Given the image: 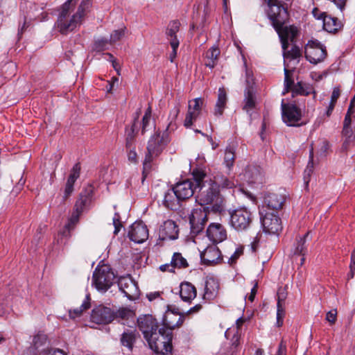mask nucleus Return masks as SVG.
Instances as JSON below:
<instances>
[{"label":"nucleus","instance_id":"obj_1","mask_svg":"<svg viewBox=\"0 0 355 355\" xmlns=\"http://www.w3.org/2000/svg\"><path fill=\"white\" fill-rule=\"evenodd\" d=\"M196 202L201 206L189 216L191 234L196 236L205 228L210 213L221 214L224 211V199L220 191L209 182L208 187L200 190Z\"/></svg>","mask_w":355,"mask_h":355},{"label":"nucleus","instance_id":"obj_2","mask_svg":"<svg viewBox=\"0 0 355 355\" xmlns=\"http://www.w3.org/2000/svg\"><path fill=\"white\" fill-rule=\"evenodd\" d=\"M290 0H268L267 16L271 25L277 32L282 43L284 52L289 46L288 41L293 42L297 37L298 30L295 26H287L289 20L287 1Z\"/></svg>","mask_w":355,"mask_h":355},{"label":"nucleus","instance_id":"obj_3","mask_svg":"<svg viewBox=\"0 0 355 355\" xmlns=\"http://www.w3.org/2000/svg\"><path fill=\"white\" fill-rule=\"evenodd\" d=\"M89 1H83L79 5L76 12L72 15L70 19H68L71 11L74 8L75 3L73 0H67L61 7V10L58 19V28L62 34H67L69 31L74 30L76 26L80 24L85 10L89 8Z\"/></svg>","mask_w":355,"mask_h":355},{"label":"nucleus","instance_id":"obj_4","mask_svg":"<svg viewBox=\"0 0 355 355\" xmlns=\"http://www.w3.org/2000/svg\"><path fill=\"white\" fill-rule=\"evenodd\" d=\"M168 131L165 130L161 135L160 131L156 130L150 137L147 145V153L143 162L142 182L151 170V163L154 157H158L169 143Z\"/></svg>","mask_w":355,"mask_h":355},{"label":"nucleus","instance_id":"obj_5","mask_svg":"<svg viewBox=\"0 0 355 355\" xmlns=\"http://www.w3.org/2000/svg\"><path fill=\"white\" fill-rule=\"evenodd\" d=\"M191 175L192 178L179 182L173 187L181 201H184L192 197L196 189L202 190L206 187L207 181L205 179L207 177V173L204 170L194 168Z\"/></svg>","mask_w":355,"mask_h":355},{"label":"nucleus","instance_id":"obj_6","mask_svg":"<svg viewBox=\"0 0 355 355\" xmlns=\"http://www.w3.org/2000/svg\"><path fill=\"white\" fill-rule=\"evenodd\" d=\"M173 334L169 329L159 328L147 342L150 348L157 354H167L172 351Z\"/></svg>","mask_w":355,"mask_h":355},{"label":"nucleus","instance_id":"obj_7","mask_svg":"<svg viewBox=\"0 0 355 355\" xmlns=\"http://www.w3.org/2000/svg\"><path fill=\"white\" fill-rule=\"evenodd\" d=\"M115 279L116 276L111 268L104 265L98 266L95 269L92 277V284L98 291L105 292L113 284Z\"/></svg>","mask_w":355,"mask_h":355},{"label":"nucleus","instance_id":"obj_8","mask_svg":"<svg viewBox=\"0 0 355 355\" xmlns=\"http://www.w3.org/2000/svg\"><path fill=\"white\" fill-rule=\"evenodd\" d=\"M230 225L237 231L248 230L253 221L252 212L245 207H241L230 212Z\"/></svg>","mask_w":355,"mask_h":355},{"label":"nucleus","instance_id":"obj_9","mask_svg":"<svg viewBox=\"0 0 355 355\" xmlns=\"http://www.w3.org/2000/svg\"><path fill=\"white\" fill-rule=\"evenodd\" d=\"M282 114L283 121L289 126H300L306 123H299L302 119V110L297 106L296 102L284 103L282 102Z\"/></svg>","mask_w":355,"mask_h":355},{"label":"nucleus","instance_id":"obj_10","mask_svg":"<svg viewBox=\"0 0 355 355\" xmlns=\"http://www.w3.org/2000/svg\"><path fill=\"white\" fill-rule=\"evenodd\" d=\"M261 223L265 232L269 234H277L282 230L281 219L276 212L268 211L265 207L259 209Z\"/></svg>","mask_w":355,"mask_h":355},{"label":"nucleus","instance_id":"obj_11","mask_svg":"<svg viewBox=\"0 0 355 355\" xmlns=\"http://www.w3.org/2000/svg\"><path fill=\"white\" fill-rule=\"evenodd\" d=\"M304 53L306 59L314 64L322 62L327 55L326 47L318 40L309 41L305 46Z\"/></svg>","mask_w":355,"mask_h":355},{"label":"nucleus","instance_id":"obj_12","mask_svg":"<svg viewBox=\"0 0 355 355\" xmlns=\"http://www.w3.org/2000/svg\"><path fill=\"white\" fill-rule=\"evenodd\" d=\"M137 322L138 327L147 341L153 336L154 333H157L159 330L158 322L151 315L139 317Z\"/></svg>","mask_w":355,"mask_h":355},{"label":"nucleus","instance_id":"obj_13","mask_svg":"<svg viewBox=\"0 0 355 355\" xmlns=\"http://www.w3.org/2000/svg\"><path fill=\"white\" fill-rule=\"evenodd\" d=\"M119 290L130 300H134L139 296V289L137 283L130 277H120L117 281Z\"/></svg>","mask_w":355,"mask_h":355},{"label":"nucleus","instance_id":"obj_14","mask_svg":"<svg viewBox=\"0 0 355 355\" xmlns=\"http://www.w3.org/2000/svg\"><path fill=\"white\" fill-rule=\"evenodd\" d=\"M114 319V311L103 305L97 306L92 311L91 321L96 324H108Z\"/></svg>","mask_w":355,"mask_h":355},{"label":"nucleus","instance_id":"obj_15","mask_svg":"<svg viewBox=\"0 0 355 355\" xmlns=\"http://www.w3.org/2000/svg\"><path fill=\"white\" fill-rule=\"evenodd\" d=\"M128 236L135 243H141L144 242L148 237L147 226L142 222L134 223L130 227Z\"/></svg>","mask_w":355,"mask_h":355},{"label":"nucleus","instance_id":"obj_16","mask_svg":"<svg viewBox=\"0 0 355 355\" xmlns=\"http://www.w3.org/2000/svg\"><path fill=\"white\" fill-rule=\"evenodd\" d=\"M207 236L213 243H218L227 239V232L220 223H211L207 230Z\"/></svg>","mask_w":355,"mask_h":355},{"label":"nucleus","instance_id":"obj_17","mask_svg":"<svg viewBox=\"0 0 355 355\" xmlns=\"http://www.w3.org/2000/svg\"><path fill=\"white\" fill-rule=\"evenodd\" d=\"M179 229L175 221L167 220L159 227V237L162 240H175L178 236Z\"/></svg>","mask_w":355,"mask_h":355},{"label":"nucleus","instance_id":"obj_18","mask_svg":"<svg viewBox=\"0 0 355 355\" xmlns=\"http://www.w3.org/2000/svg\"><path fill=\"white\" fill-rule=\"evenodd\" d=\"M257 91L244 90L242 109L248 114L250 119L253 111L257 109Z\"/></svg>","mask_w":355,"mask_h":355},{"label":"nucleus","instance_id":"obj_19","mask_svg":"<svg viewBox=\"0 0 355 355\" xmlns=\"http://www.w3.org/2000/svg\"><path fill=\"white\" fill-rule=\"evenodd\" d=\"M285 202V197L277 193H268L264 197L263 206L265 209L271 210V212H276L282 209Z\"/></svg>","mask_w":355,"mask_h":355},{"label":"nucleus","instance_id":"obj_20","mask_svg":"<svg viewBox=\"0 0 355 355\" xmlns=\"http://www.w3.org/2000/svg\"><path fill=\"white\" fill-rule=\"evenodd\" d=\"M200 259L203 263L209 266L217 263L222 259V255L218 248L214 245L208 246L200 253Z\"/></svg>","mask_w":355,"mask_h":355},{"label":"nucleus","instance_id":"obj_21","mask_svg":"<svg viewBox=\"0 0 355 355\" xmlns=\"http://www.w3.org/2000/svg\"><path fill=\"white\" fill-rule=\"evenodd\" d=\"M209 182L219 191L232 189L235 187L234 178L228 177L222 173H217Z\"/></svg>","mask_w":355,"mask_h":355},{"label":"nucleus","instance_id":"obj_22","mask_svg":"<svg viewBox=\"0 0 355 355\" xmlns=\"http://www.w3.org/2000/svg\"><path fill=\"white\" fill-rule=\"evenodd\" d=\"M92 196L93 188L92 186H89L82 191L75 203L74 209L78 212H83L85 209L90 204Z\"/></svg>","mask_w":355,"mask_h":355},{"label":"nucleus","instance_id":"obj_23","mask_svg":"<svg viewBox=\"0 0 355 355\" xmlns=\"http://www.w3.org/2000/svg\"><path fill=\"white\" fill-rule=\"evenodd\" d=\"M184 321V315L177 317L173 313L166 311L162 318V328L169 329L172 331L175 327H180Z\"/></svg>","mask_w":355,"mask_h":355},{"label":"nucleus","instance_id":"obj_24","mask_svg":"<svg viewBox=\"0 0 355 355\" xmlns=\"http://www.w3.org/2000/svg\"><path fill=\"white\" fill-rule=\"evenodd\" d=\"M180 202L173 187L164 193L162 204L166 208L173 211L178 210L181 207Z\"/></svg>","mask_w":355,"mask_h":355},{"label":"nucleus","instance_id":"obj_25","mask_svg":"<svg viewBox=\"0 0 355 355\" xmlns=\"http://www.w3.org/2000/svg\"><path fill=\"white\" fill-rule=\"evenodd\" d=\"M196 288L189 282H182L180 286V295L184 302H191L196 297Z\"/></svg>","mask_w":355,"mask_h":355},{"label":"nucleus","instance_id":"obj_26","mask_svg":"<svg viewBox=\"0 0 355 355\" xmlns=\"http://www.w3.org/2000/svg\"><path fill=\"white\" fill-rule=\"evenodd\" d=\"M343 28V24L336 17L325 15L323 17V28L331 33H336Z\"/></svg>","mask_w":355,"mask_h":355},{"label":"nucleus","instance_id":"obj_27","mask_svg":"<svg viewBox=\"0 0 355 355\" xmlns=\"http://www.w3.org/2000/svg\"><path fill=\"white\" fill-rule=\"evenodd\" d=\"M136 339L137 331L135 329H126L122 333L120 342L123 346L132 351Z\"/></svg>","mask_w":355,"mask_h":355},{"label":"nucleus","instance_id":"obj_28","mask_svg":"<svg viewBox=\"0 0 355 355\" xmlns=\"http://www.w3.org/2000/svg\"><path fill=\"white\" fill-rule=\"evenodd\" d=\"M227 101V93L223 87L219 88L218 94V99L215 105L214 114L216 116L223 115Z\"/></svg>","mask_w":355,"mask_h":355},{"label":"nucleus","instance_id":"obj_29","mask_svg":"<svg viewBox=\"0 0 355 355\" xmlns=\"http://www.w3.org/2000/svg\"><path fill=\"white\" fill-rule=\"evenodd\" d=\"M220 51L218 46H214L206 51L205 64L213 69L216 65Z\"/></svg>","mask_w":355,"mask_h":355},{"label":"nucleus","instance_id":"obj_30","mask_svg":"<svg viewBox=\"0 0 355 355\" xmlns=\"http://www.w3.org/2000/svg\"><path fill=\"white\" fill-rule=\"evenodd\" d=\"M310 232H307L303 236L297 239L294 251L295 255L305 256L307 252L306 242L311 240Z\"/></svg>","mask_w":355,"mask_h":355},{"label":"nucleus","instance_id":"obj_31","mask_svg":"<svg viewBox=\"0 0 355 355\" xmlns=\"http://www.w3.org/2000/svg\"><path fill=\"white\" fill-rule=\"evenodd\" d=\"M292 97H295L297 95L309 96L310 94H315L313 87L306 83L302 82H297L292 89Z\"/></svg>","mask_w":355,"mask_h":355},{"label":"nucleus","instance_id":"obj_32","mask_svg":"<svg viewBox=\"0 0 355 355\" xmlns=\"http://www.w3.org/2000/svg\"><path fill=\"white\" fill-rule=\"evenodd\" d=\"M218 284L213 278L207 279L205 286L204 298L207 300L214 299L218 290Z\"/></svg>","mask_w":355,"mask_h":355},{"label":"nucleus","instance_id":"obj_33","mask_svg":"<svg viewBox=\"0 0 355 355\" xmlns=\"http://www.w3.org/2000/svg\"><path fill=\"white\" fill-rule=\"evenodd\" d=\"M138 119V116L135 119L134 122L131 127H126L125 128V147L126 148H131L136 134L137 132V126L136 125Z\"/></svg>","mask_w":355,"mask_h":355},{"label":"nucleus","instance_id":"obj_34","mask_svg":"<svg viewBox=\"0 0 355 355\" xmlns=\"http://www.w3.org/2000/svg\"><path fill=\"white\" fill-rule=\"evenodd\" d=\"M83 212H78L76 209H74L69 220V223L64 226V229L60 233V234L63 236H69L70 230L74 228L75 225L78 222L79 216Z\"/></svg>","mask_w":355,"mask_h":355},{"label":"nucleus","instance_id":"obj_35","mask_svg":"<svg viewBox=\"0 0 355 355\" xmlns=\"http://www.w3.org/2000/svg\"><path fill=\"white\" fill-rule=\"evenodd\" d=\"M90 308V297L87 295L79 308L70 309L69 311V315L70 318L75 319L76 318L80 317L83 312Z\"/></svg>","mask_w":355,"mask_h":355},{"label":"nucleus","instance_id":"obj_36","mask_svg":"<svg viewBox=\"0 0 355 355\" xmlns=\"http://www.w3.org/2000/svg\"><path fill=\"white\" fill-rule=\"evenodd\" d=\"M235 158L236 156L234 148L232 146H227L225 151L223 164L229 171H231L234 166Z\"/></svg>","mask_w":355,"mask_h":355},{"label":"nucleus","instance_id":"obj_37","mask_svg":"<svg viewBox=\"0 0 355 355\" xmlns=\"http://www.w3.org/2000/svg\"><path fill=\"white\" fill-rule=\"evenodd\" d=\"M180 25V23L177 20L172 21L168 24L166 34L170 43L174 39H178L176 33L179 31Z\"/></svg>","mask_w":355,"mask_h":355},{"label":"nucleus","instance_id":"obj_38","mask_svg":"<svg viewBox=\"0 0 355 355\" xmlns=\"http://www.w3.org/2000/svg\"><path fill=\"white\" fill-rule=\"evenodd\" d=\"M171 263L178 268H185L188 266L187 260L182 257L180 252H175L171 259Z\"/></svg>","mask_w":355,"mask_h":355},{"label":"nucleus","instance_id":"obj_39","mask_svg":"<svg viewBox=\"0 0 355 355\" xmlns=\"http://www.w3.org/2000/svg\"><path fill=\"white\" fill-rule=\"evenodd\" d=\"M291 71L288 70L286 68H284V89L282 92L283 95H285L286 93L291 92L293 87L295 85L294 83V80L291 77Z\"/></svg>","mask_w":355,"mask_h":355},{"label":"nucleus","instance_id":"obj_40","mask_svg":"<svg viewBox=\"0 0 355 355\" xmlns=\"http://www.w3.org/2000/svg\"><path fill=\"white\" fill-rule=\"evenodd\" d=\"M203 101H204L202 98H196L189 101L188 105V110L200 114Z\"/></svg>","mask_w":355,"mask_h":355},{"label":"nucleus","instance_id":"obj_41","mask_svg":"<svg viewBox=\"0 0 355 355\" xmlns=\"http://www.w3.org/2000/svg\"><path fill=\"white\" fill-rule=\"evenodd\" d=\"M310 159L309 161V163L307 164V166L306 168V169L304 170V183L306 184V185L307 186L308 184H309V182L310 180V176L311 175V173H313V149H311L310 150Z\"/></svg>","mask_w":355,"mask_h":355},{"label":"nucleus","instance_id":"obj_42","mask_svg":"<svg viewBox=\"0 0 355 355\" xmlns=\"http://www.w3.org/2000/svg\"><path fill=\"white\" fill-rule=\"evenodd\" d=\"M352 122H349L348 117L344 119L343 128L342 130L343 137H355V129L352 128Z\"/></svg>","mask_w":355,"mask_h":355},{"label":"nucleus","instance_id":"obj_43","mask_svg":"<svg viewBox=\"0 0 355 355\" xmlns=\"http://www.w3.org/2000/svg\"><path fill=\"white\" fill-rule=\"evenodd\" d=\"M244 90L257 91L252 72L247 68L245 69V88Z\"/></svg>","mask_w":355,"mask_h":355},{"label":"nucleus","instance_id":"obj_44","mask_svg":"<svg viewBox=\"0 0 355 355\" xmlns=\"http://www.w3.org/2000/svg\"><path fill=\"white\" fill-rule=\"evenodd\" d=\"M200 114L188 110L184 121V125L187 128H190L193 125L194 121H196L198 117L200 116Z\"/></svg>","mask_w":355,"mask_h":355},{"label":"nucleus","instance_id":"obj_45","mask_svg":"<svg viewBox=\"0 0 355 355\" xmlns=\"http://www.w3.org/2000/svg\"><path fill=\"white\" fill-rule=\"evenodd\" d=\"M47 340V336L44 334L39 333L36 334L33 340V345L35 349H39L44 345Z\"/></svg>","mask_w":355,"mask_h":355},{"label":"nucleus","instance_id":"obj_46","mask_svg":"<svg viewBox=\"0 0 355 355\" xmlns=\"http://www.w3.org/2000/svg\"><path fill=\"white\" fill-rule=\"evenodd\" d=\"M111 44L110 40L101 38L96 40L94 44V50L98 52L108 49V45Z\"/></svg>","mask_w":355,"mask_h":355},{"label":"nucleus","instance_id":"obj_47","mask_svg":"<svg viewBox=\"0 0 355 355\" xmlns=\"http://www.w3.org/2000/svg\"><path fill=\"white\" fill-rule=\"evenodd\" d=\"M285 313L284 305L283 304H277V327H280L283 325Z\"/></svg>","mask_w":355,"mask_h":355},{"label":"nucleus","instance_id":"obj_48","mask_svg":"<svg viewBox=\"0 0 355 355\" xmlns=\"http://www.w3.org/2000/svg\"><path fill=\"white\" fill-rule=\"evenodd\" d=\"M301 55L300 49L296 45H293L291 50L284 52V58L293 60L300 58Z\"/></svg>","mask_w":355,"mask_h":355},{"label":"nucleus","instance_id":"obj_49","mask_svg":"<svg viewBox=\"0 0 355 355\" xmlns=\"http://www.w3.org/2000/svg\"><path fill=\"white\" fill-rule=\"evenodd\" d=\"M80 164L76 163L73 166L72 169L71 170V173L69 176L68 177V180H71L73 182L76 181V180L79 178L80 173Z\"/></svg>","mask_w":355,"mask_h":355},{"label":"nucleus","instance_id":"obj_50","mask_svg":"<svg viewBox=\"0 0 355 355\" xmlns=\"http://www.w3.org/2000/svg\"><path fill=\"white\" fill-rule=\"evenodd\" d=\"M125 35V28L115 30L110 35V43L114 44L119 41Z\"/></svg>","mask_w":355,"mask_h":355},{"label":"nucleus","instance_id":"obj_51","mask_svg":"<svg viewBox=\"0 0 355 355\" xmlns=\"http://www.w3.org/2000/svg\"><path fill=\"white\" fill-rule=\"evenodd\" d=\"M179 113H180V107L178 105L175 106L173 107V109H172L171 110L170 114H169V119L171 121H170L169 123L168 124L165 130L168 131V128L170 127L173 126V123L175 121Z\"/></svg>","mask_w":355,"mask_h":355},{"label":"nucleus","instance_id":"obj_52","mask_svg":"<svg viewBox=\"0 0 355 355\" xmlns=\"http://www.w3.org/2000/svg\"><path fill=\"white\" fill-rule=\"evenodd\" d=\"M115 318L128 319L132 315V311L127 308L119 309L116 312L114 311Z\"/></svg>","mask_w":355,"mask_h":355},{"label":"nucleus","instance_id":"obj_53","mask_svg":"<svg viewBox=\"0 0 355 355\" xmlns=\"http://www.w3.org/2000/svg\"><path fill=\"white\" fill-rule=\"evenodd\" d=\"M170 44L172 48V51L169 55V59L170 61L173 62L177 55V51L180 44L178 39H174L171 42Z\"/></svg>","mask_w":355,"mask_h":355},{"label":"nucleus","instance_id":"obj_54","mask_svg":"<svg viewBox=\"0 0 355 355\" xmlns=\"http://www.w3.org/2000/svg\"><path fill=\"white\" fill-rule=\"evenodd\" d=\"M355 143V137H343V142L341 146L342 152H347L351 146Z\"/></svg>","mask_w":355,"mask_h":355},{"label":"nucleus","instance_id":"obj_55","mask_svg":"<svg viewBox=\"0 0 355 355\" xmlns=\"http://www.w3.org/2000/svg\"><path fill=\"white\" fill-rule=\"evenodd\" d=\"M240 334L238 330L233 334L232 338H231V348L233 350H236L240 345Z\"/></svg>","mask_w":355,"mask_h":355},{"label":"nucleus","instance_id":"obj_56","mask_svg":"<svg viewBox=\"0 0 355 355\" xmlns=\"http://www.w3.org/2000/svg\"><path fill=\"white\" fill-rule=\"evenodd\" d=\"M74 183L75 182H73L67 179L63 196L64 199H67L73 193Z\"/></svg>","mask_w":355,"mask_h":355},{"label":"nucleus","instance_id":"obj_57","mask_svg":"<svg viewBox=\"0 0 355 355\" xmlns=\"http://www.w3.org/2000/svg\"><path fill=\"white\" fill-rule=\"evenodd\" d=\"M337 319V311L336 309L329 311L327 313L326 320L331 324H333L336 322Z\"/></svg>","mask_w":355,"mask_h":355},{"label":"nucleus","instance_id":"obj_58","mask_svg":"<svg viewBox=\"0 0 355 355\" xmlns=\"http://www.w3.org/2000/svg\"><path fill=\"white\" fill-rule=\"evenodd\" d=\"M42 352L44 355H67L63 350L59 349H46Z\"/></svg>","mask_w":355,"mask_h":355},{"label":"nucleus","instance_id":"obj_59","mask_svg":"<svg viewBox=\"0 0 355 355\" xmlns=\"http://www.w3.org/2000/svg\"><path fill=\"white\" fill-rule=\"evenodd\" d=\"M243 254V249L242 248H237L234 254L230 257L229 259V263L233 264L236 263V260L239 259V257Z\"/></svg>","mask_w":355,"mask_h":355},{"label":"nucleus","instance_id":"obj_60","mask_svg":"<svg viewBox=\"0 0 355 355\" xmlns=\"http://www.w3.org/2000/svg\"><path fill=\"white\" fill-rule=\"evenodd\" d=\"M286 293L284 289L279 288L277 292V304H283L284 305V301L286 298Z\"/></svg>","mask_w":355,"mask_h":355},{"label":"nucleus","instance_id":"obj_61","mask_svg":"<svg viewBox=\"0 0 355 355\" xmlns=\"http://www.w3.org/2000/svg\"><path fill=\"white\" fill-rule=\"evenodd\" d=\"M340 91L339 88L335 87L332 92L330 102L336 104L338 98L340 96Z\"/></svg>","mask_w":355,"mask_h":355},{"label":"nucleus","instance_id":"obj_62","mask_svg":"<svg viewBox=\"0 0 355 355\" xmlns=\"http://www.w3.org/2000/svg\"><path fill=\"white\" fill-rule=\"evenodd\" d=\"M130 150L128 154V160L133 163L137 162V154L135 150L128 148Z\"/></svg>","mask_w":355,"mask_h":355},{"label":"nucleus","instance_id":"obj_63","mask_svg":"<svg viewBox=\"0 0 355 355\" xmlns=\"http://www.w3.org/2000/svg\"><path fill=\"white\" fill-rule=\"evenodd\" d=\"M150 119H142V126H141V134L144 135L147 131H148V126L150 125Z\"/></svg>","mask_w":355,"mask_h":355},{"label":"nucleus","instance_id":"obj_64","mask_svg":"<svg viewBox=\"0 0 355 355\" xmlns=\"http://www.w3.org/2000/svg\"><path fill=\"white\" fill-rule=\"evenodd\" d=\"M286 345L282 340L279 345L277 355H286Z\"/></svg>","mask_w":355,"mask_h":355}]
</instances>
